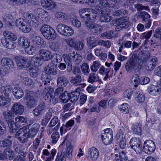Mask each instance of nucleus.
<instances>
[{
	"mask_svg": "<svg viewBox=\"0 0 161 161\" xmlns=\"http://www.w3.org/2000/svg\"><path fill=\"white\" fill-rule=\"evenodd\" d=\"M74 108V104L73 103H68L65 104L64 106V111H71Z\"/></svg>",
	"mask_w": 161,
	"mask_h": 161,
	"instance_id": "5fc2aeb1",
	"label": "nucleus"
},
{
	"mask_svg": "<svg viewBox=\"0 0 161 161\" xmlns=\"http://www.w3.org/2000/svg\"><path fill=\"white\" fill-rule=\"evenodd\" d=\"M14 58L19 67L21 68H28L31 67V62L24 57L16 56Z\"/></svg>",
	"mask_w": 161,
	"mask_h": 161,
	"instance_id": "6e6552de",
	"label": "nucleus"
},
{
	"mask_svg": "<svg viewBox=\"0 0 161 161\" xmlns=\"http://www.w3.org/2000/svg\"><path fill=\"white\" fill-rule=\"evenodd\" d=\"M3 114L5 119L8 121L12 119V118L14 116V114L11 110H7L3 112Z\"/></svg>",
	"mask_w": 161,
	"mask_h": 161,
	"instance_id": "79ce46f5",
	"label": "nucleus"
},
{
	"mask_svg": "<svg viewBox=\"0 0 161 161\" xmlns=\"http://www.w3.org/2000/svg\"><path fill=\"white\" fill-rule=\"evenodd\" d=\"M6 126L3 122L0 120V135L4 134L6 132Z\"/></svg>",
	"mask_w": 161,
	"mask_h": 161,
	"instance_id": "69168bd1",
	"label": "nucleus"
},
{
	"mask_svg": "<svg viewBox=\"0 0 161 161\" xmlns=\"http://www.w3.org/2000/svg\"><path fill=\"white\" fill-rule=\"evenodd\" d=\"M153 36L154 37L159 39L161 41V28L157 29Z\"/></svg>",
	"mask_w": 161,
	"mask_h": 161,
	"instance_id": "774afa93",
	"label": "nucleus"
},
{
	"mask_svg": "<svg viewBox=\"0 0 161 161\" xmlns=\"http://www.w3.org/2000/svg\"><path fill=\"white\" fill-rule=\"evenodd\" d=\"M3 35L4 37H2L1 40L2 44L9 49L14 48L16 45L13 41L17 39V37L16 35L8 31H4Z\"/></svg>",
	"mask_w": 161,
	"mask_h": 161,
	"instance_id": "f03ea898",
	"label": "nucleus"
},
{
	"mask_svg": "<svg viewBox=\"0 0 161 161\" xmlns=\"http://www.w3.org/2000/svg\"><path fill=\"white\" fill-rule=\"evenodd\" d=\"M52 143L55 144L57 143L59 138V133L58 132H53L52 135Z\"/></svg>",
	"mask_w": 161,
	"mask_h": 161,
	"instance_id": "603ef678",
	"label": "nucleus"
},
{
	"mask_svg": "<svg viewBox=\"0 0 161 161\" xmlns=\"http://www.w3.org/2000/svg\"><path fill=\"white\" fill-rule=\"evenodd\" d=\"M57 123H58V124L53 129L54 130H57L60 126V123L59 122H58V117L56 116H54L50 121L48 125V126L49 127H52L54 126Z\"/></svg>",
	"mask_w": 161,
	"mask_h": 161,
	"instance_id": "7c9ffc66",
	"label": "nucleus"
},
{
	"mask_svg": "<svg viewBox=\"0 0 161 161\" xmlns=\"http://www.w3.org/2000/svg\"><path fill=\"white\" fill-rule=\"evenodd\" d=\"M84 44L80 42L75 43L74 46L75 50L79 51L82 50L84 48Z\"/></svg>",
	"mask_w": 161,
	"mask_h": 161,
	"instance_id": "e2e57ef3",
	"label": "nucleus"
},
{
	"mask_svg": "<svg viewBox=\"0 0 161 161\" xmlns=\"http://www.w3.org/2000/svg\"><path fill=\"white\" fill-rule=\"evenodd\" d=\"M56 64L50 63L45 68L46 73L49 75H55L57 74Z\"/></svg>",
	"mask_w": 161,
	"mask_h": 161,
	"instance_id": "393cba45",
	"label": "nucleus"
},
{
	"mask_svg": "<svg viewBox=\"0 0 161 161\" xmlns=\"http://www.w3.org/2000/svg\"><path fill=\"white\" fill-rule=\"evenodd\" d=\"M150 56V54L149 52L144 53L141 51L139 53L137 57L136 54H133L125 64L126 70L128 72L131 71L134 69L141 67L147 62Z\"/></svg>",
	"mask_w": 161,
	"mask_h": 161,
	"instance_id": "f257e3e1",
	"label": "nucleus"
},
{
	"mask_svg": "<svg viewBox=\"0 0 161 161\" xmlns=\"http://www.w3.org/2000/svg\"><path fill=\"white\" fill-rule=\"evenodd\" d=\"M8 126L10 128V131L11 132L13 133L15 132L16 130L18 129V126H17L14 120L12 119L7 121Z\"/></svg>",
	"mask_w": 161,
	"mask_h": 161,
	"instance_id": "72a5a7b5",
	"label": "nucleus"
},
{
	"mask_svg": "<svg viewBox=\"0 0 161 161\" xmlns=\"http://www.w3.org/2000/svg\"><path fill=\"white\" fill-rule=\"evenodd\" d=\"M141 126L142 125L140 123H136L134 124L132 127L133 132L134 134L140 135L141 132Z\"/></svg>",
	"mask_w": 161,
	"mask_h": 161,
	"instance_id": "c9c22d12",
	"label": "nucleus"
},
{
	"mask_svg": "<svg viewBox=\"0 0 161 161\" xmlns=\"http://www.w3.org/2000/svg\"><path fill=\"white\" fill-rule=\"evenodd\" d=\"M52 61L51 63L54 64H55L57 65L56 64L58 63L61 62L62 60L61 56L58 54H53L51 57Z\"/></svg>",
	"mask_w": 161,
	"mask_h": 161,
	"instance_id": "4c0bfd02",
	"label": "nucleus"
},
{
	"mask_svg": "<svg viewBox=\"0 0 161 161\" xmlns=\"http://www.w3.org/2000/svg\"><path fill=\"white\" fill-rule=\"evenodd\" d=\"M13 92L14 96L16 98L20 99L23 96V91L19 87L14 88Z\"/></svg>",
	"mask_w": 161,
	"mask_h": 161,
	"instance_id": "2f4dec72",
	"label": "nucleus"
},
{
	"mask_svg": "<svg viewBox=\"0 0 161 161\" xmlns=\"http://www.w3.org/2000/svg\"><path fill=\"white\" fill-rule=\"evenodd\" d=\"M29 72L30 76L32 77H36L39 74V70L34 68H30Z\"/></svg>",
	"mask_w": 161,
	"mask_h": 161,
	"instance_id": "3c124183",
	"label": "nucleus"
},
{
	"mask_svg": "<svg viewBox=\"0 0 161 161\" xmlns=\"http://www.w3.org/2000/svg\"><path fill=\"white\" fill-rule=\"evenodd\" d=\"M71 84L75 86H78L82 82L81 76L80 74H77L74 77H72L70 81Z\"/></svg>",
	"mask_w": 161,
	"mask_h": 161,
	"instance_id": "cd10ccee",
	"label": "nucleus"
},
{
	"mask_svg": "<svg viewBox=\"0 0 161 161\" xmlns=\"http://www.w3.org/2000/svg\"><path fill=\"white\" fill-rule=\"evenodd\" d=\"M69 83L67 78L64 76H59L57 78V84L59 86L64 87Z\"/></svg>",
	"mask_w": 161,
	"mask_h": 161,
	"instance_id": "bb28decb",
	"label": "nucleus"
},
{
	"mask_svg": "<svg viewBox=\"0 0 161 161\" xmlns=\"http://www.w3.org/2000/svg\"><path fill=\"white\" fill-rule=\"evenodd\" d=\"M97 44L99 46H104L107 48H109L111 45L109 41L107 40L106 41H105L103 40H101L99 41L98 42Z\"/></svg>",
	"mask_w": 161,
	"mask_h": 161,
	"instance_id": "6e6d98bb",
	"label": "nucleus"
},
{
	"mask_svg": "<svg viewBox=\"0 0 161 161\" xmlns=\"http://www.w3.org/2000/svg\"><path fill=\"white\" fill-rule=\"evenodd\" d=\"M10 99L2 96H0V105L4 106L9 102Z\"/></svg>",
	"mask_w": 161,
	"mask_h": 161,
	"instance_id": "09e8293b",
	"label": "nucleus"
},
{
	"mask_svg": "<svg viewBox=\"0 0 161 161\" xmlns=\"http://www.w3.org/2000/svg\"><path fill=\"white\" fill-rule=\"evenodd\" d=\"M63 36H69L74 34V31L71 27L66 25Z\"/></svg>",
	"mask_w": 161,
	"mask_h": 161,
	"instance_id": "c03bdc74",
	"label": "nucleus"
},
{
	"mask_svg": "<svg viewBox=\"0 0 161 161\" xmlns=\"http://www.w3.org/2000/svg\"><path fill=\"white\" fill-rule=\"evenodd\" d=\"M57 161H68L67 159V157L65 155L64 153H61L60 155H59V153H58L57 155V158H56Z\"/></svg>",
	"mask_w": 161,
	"mask_h": 161,
	"instance_id": "bf43d9fd",
	"label": "nucleus"
},
{
	"mask_svg": "<svg viewBox=\"0 0 161 161\" xmlns=\"http://www.w3.org/2000/svg\"><path fill=\"white\" fill-rule=\"evenodd\" d=\"M40 31L44 37L48 40H54L56 37L54 29L47 25H44L40 28Z\"/></svg>",
	"mask_w": 161,
	"mask_h": 161,
	"instance_id": "39448f33",
	"label": "nucleus"
},
{
	"mask_svg": "<svg viewBox=\"0 0 161 161\" xmlns=\"http://www.w3.org/2000/svg\"><path fill=\"white\" fill-rule=\"evenodd\" d=\"M119 109L121 112L124 114H127L129 112V109L126 103L122 104L119 107Z\"/></svg>",
	"mask_w": 161,
	"mask_h": 161,
	"instance_id": "de8ad7c7",
	"label": "nucleus"
},
{
	"mask_svg": "<svg viewBox=\"0 0 161 161\" xmlns=\"http://www.w3.org/2000/svg\"><path fill=\"white\" fill-rule=\"evenodd\" d=\"M147 90L151 95L154 96L158 95L161 91L160 86H158V84L156 86L153 85L150 86L148 87Z\"/></svg>",
	"mask_w": 161,
	"mask_h": 161,
	"instance_id": "a878e982",
	"label": "nucleus"
},
{
	"mask_svg": "<svg viewBox=\"0 0 161 161\" xmlns=\"http://www.w3.org/2000/svg\"><path fill=\"white\" fill-rule=\"evenodd\" d=\"M101 66V64L99 62L95 61L93 62L92 65L90 67V69L92 72H96Z\"/></svg>",
	"mask_w": 161,
	"mask_h": 161,
	"instance_id": "a19ab883",
	"label": "nucleus"
},
{
	"mask_svg": "<svg viewBox=\"0 0 161 161\" xmlns=\"http://www.w3.org/2000/svg\"><path fill=\"white\" fill-rule=\"evenodd\" d=\"M41 58L43 60L47 61L51 59V54L50 52L45 49H41L39 51Z\"/></svg>",
	"mask_w": 161,
	"mask_h": 161,
	"instance_id": "b1692460",
	"label": "nucleus"
},
{
	"mask_svg": "<svg viewBox=\"0 0 161 161\" xmlns=\"http://www.w3.org/2000/svg\"><path fill=\"white\" fill-rule=\"evenodd\" d=\"M14 157L13 151L10 149H6L3 152V159H12Z\"/></svg>",
	"mask_w": 161,
	"mask_h": 161,
	"instance_id": "c756f323",
	"label": "nucleus"
},
{
	"mask_svg": "<svg viewBox=\"0 0 161 161\" xmlns=\"http://www.w3.org/2000/svg\"><path fill=\"white\" fill-rule=\"evenodd\" d=\"M53 89L50 88L49 91L46 94L45 96V100L47 102L53 104H55L58 102V100L57 98H55V96L53 94Z\"/></svg>",
	"mask_w": 161,
	"mask_h": 161,
	"instance_id": "2eb2a0df",
	"label": "nucleus"
},
{
	"mask_svg": "<svg viewBox=\"0 0 161 161\" xmlns=\"http://www.w3.org/2000/svg\"><path fill=\"white\" fill-rule=\"evenodd\" d=\"M15 120L16 123L21 124L25 123L27 121L26 117H24L22 116H18L15 118Z\"/></svg>",
	"mask_w": 161,
	"mask_h": 161,
	"instance_id": "4d7b16f0",
	"label": "nucleus"
},
{
	"mask_svg": "<svg viewBox=\"0 0 161 161\" xmlns=\"http://www.w3.org/2000/svg\"><path fill=\"white\" fill-rule=\"evenodd\" d=\"M136 101L139 103H143L145 100V95L142 90H137L134 96Z\"/></svg>",
	"mask_w": 161,
	"mask_h": 161,
	"instance_id": "4be33fe9",
	"label": "nucleus"
},
{
	"mask_svg": "<svg viewBox=\"0 0 161 161\" xmlns=\"http://www.w3.org/2000/svg\"><path fill=\"white\" fill-rule=\"evenodd\" d=\"M24 98L26 100V105L29 108H33L37 105V100L31 95H27L26 97H24Z\"/></svg>",
	"mask_w": 161,
	"mask_h": 161,
	"instance_id": "4468645a",
	"label": "nucleus"
},
{
	"mask_svg": "<svg viewBox=\"0 0 161 161\" xmlns=\"http://www.w3.org/2000/svg\"><path fill=\"white\" fill-rule=\"evenodd\" d=\"M82 22L86 23L92 18L96 17V13L95 10L91 8H83L79 11Z\"/></svg>",
	"mask_w": 161,
	"mask_h": 161,
	"instance_id": "20e7f679",
	"label": "nucleus"
},
{
	"mask_svg": "<svg viewBox=\"0 0 161 161\" xmlns=\"http://www.w3.org/2000/svg\"><path fill=\"white\" fill-rule=\"evenodd\" d=\"M31 26L30 22L26 21L25 23L23 24L22 27H20V29H21L22 31L25 33H27L30 32L31 30Z\"/></svg>",
	"mask_w": 161,
	"mask_h": 161,
	"instance_id": "58836bf2",
	"label": "nucleus"
},
{
	"mask_svg": "<svg viewBox=\"0 0 161 161\" xmlns=\"http://www.w3.org/2000/svg\"><path fill=\"white\" fill-rule=\"evenodd\" d=\"M111 20L110 17L108 14L101 16L100 18V20L101 22H107L110 21Z\"/></svg>",
	"mask_w": 161,
	"mask_h": 161,
	"instance_id": "338daca9",
	"label": "nucleus"
},
{
	"mask_svg": "<svg viewBox=\"0 0 161 161\" xmlns=\"http://www.w3.org/2000/svg\"><path fill=\"white\" fill-rule=\"evenodd\" d=\"M23 15L25 19V20L26 21H27L26 20H27V22H29L30 23V21H31V20L35 17L33 14L28 12L25 13Z\"/></svg>",
	"mask_w": 161,
	"mask_h": 161,
	"instance_id": "864d4df0",
	"label": "nucleus"
},
{
	"mask_svg": "<svg viewBox=\"0 0 161 161\" xmlns=\"http://www.w3.org/2000/svg\"><path fill=\"white\" fill-rule=\"evenodd\" d=\"M12 90V87L8 85L5 86H3L1 87V92L2 96L5 97H8L9 94L11 92Z\"/></svg>",
	"mask_w": 161,
	"mask_h": 161,
	"instance_id": "c85d7f7f",
	"label": "nucleus"
},
{
	"mask_svg": "<svg viewBox=\"0 0 161 161\" xmlns=\"http://www.w3.org/2000/svg\"><path fill=\"white\" fill-rule=\"evenodd\" d=\"M118 20L123 29H126L128 28L131 25L130 23L127 19H125L123 18H120Z\"/></svg>",
	"mask_w": 161,
	"mask_h": 161,
	"instance_id": "e433bc0d",
	"label": "nucleus"
},
{
	"mask_svg": "<svg viewBox=\"0 0 161 161\" xmlns=\"http://www.w3.org/2000/svg\"><path fill=\"white\" fill-rule=\"evenodd\" d=\"M133 94V91L132 89H127L124 93V96L125 97L130 99V97Z\"/></svg>",
	"mask_w": 161,
	"mask_h": 161,
	"instance_id": "0e129e2a",
	"label": "nucleus"
},
{
	"mask_svg": "<svg viewBox=\"0 0 161 161\" xmlns=\"http://www.w3.org/2000/svg\"><path fill=\"white\" fill-rule=\"evenodd\" d=\"M11 110L14 114L16 115H21L24 110V107L21 104L16 103L12 106Z\"/></svg>",
	"mask_w": 161,
	"mask_h": 161,
	"instance_id": "aec40b11",
	"label": "nucleus"
},
{
	"mask_svg": "<svg viewBox=\"0 0 161 161\" xmlns=\"http://www.w3.org/2000/svg\"><path fill=\"white\" fill-rule=\"evenodd\" d=\"M143 150L146 153L153 152L156 149V146L153 141L151 140L146 141L144 143Z\"/></svg>",
	"mask_w": 161,
	"mask_h": 161,
	"instance_id": "f8f14e48",
	"label": "nucleus"
},
{
	"mask_svg": "<svg viewBox=\"0 0 161 161\" xmlns=\"http://www.w3.org/2000/svg\"><path fill=\"white\" fill-rule=\"evenodd\" d=\"M129 35H125L122 37L118 44L122 48H130L132 45V42L128 41Z\"/></svg>",
	"mask_w": 161,
	"mask_h": 161,
	"instance_id": "dca6fc26",
	"label": "nucleus"
},
{
	"mask_svg": "<svg viewBox=\"0 0 161 161\" xmlns=\"http://www.w3.org/2000/svg\"><path fill=\"white\" fill-rule=\"evenodd\" d=\"M63 91V87H60L57 88L55 90L54 93L55 96H57L58 97H59V96L64 93Z\"/></svg>",
	"mask_w": 161,
	"mask_h": 161,
	"instance_id": "680f3d73",
	"label": "nucleus"
},
{
	"mask_svg": "<svg viewBox=\"0 0 161 161\" xmlns=\"http://www.w3.org/2000/svg\"><path fill=\"white\" fill-rule=\"evenodd\" d=\"M101 137L104 144L107 145L111 143L113 139V133L111 129L108 128L104 130Z\"/></svg>",
	"mask_w": 161,
	"mask_h": 161,
	"instance_id": "0eeeda50",
	"label": "nucleus"
},
{
	"mask_svg": "<svg viewBox=\"0 0 161 161\" xmlns=\"http://www.w3.org/2000/svg\"><path fill=\"white\" fill-rule=\"evenodd\" d=\"M63 56L64 61L67 66H69V70L72 69V64L74 63L75 65L79 64L82 59V57L80 54L75 53V52L70 53L68 54H64Z\"/></svg>",
	"mask_w": 161,
	"mask_h": 161,
	"instance_id": "7ed1b4c3",
	"label": "nucleus"
},
{
	"mask_svg": "<svg viewBox=\"0 0 161 161\" xmlns=\"http://www.w3.org/2000/svg\"><path fill=\"white\" fill-rule=\"evenodd\" d=\"M13 137L11 136H8L7 138L0 141V147L3 148H10L12 145Z\"/></svg>",
	"mask_w": 161,
	"mask_h": 161,
	"instance_id": "5701e85b",
	"label": "nucleus"
},
{
	"mask_svg": "<svg viewBox=\"0 0 161 161\" xmlns=\"http://www.w3.org/2000/svg\"><path fill=\"white\" fill-rule=\"evenodd\" d=\"M15 136L21 143L27 142L28 137L25 127H23L20 129L16 133Z\"/></svg>",
	"mask_w": 161,
	"mask_h": 161,
	"instance_id": "1a4fd4ad",
	"label": "nucleus"
},
{
	"mask_svg": "<svg viewBox=\"0 0 161 161\" xmlns=\"http://www.w3.org/2000/svg\"><path fill=\"white\" fill-rule=\"evenodd\" d=\"M40 127V125L38 123L33 124L28 131V137L32 138L35 137L38 132Z\"/></svg>",
	"mask_w": 161,
	"mask_h": 161,
	"instance_id": "a211bd4d",
	"label": "nucleus"
},
{
	"mask_svg": "<svg viewBox=\"0 0 161 161\" xmlns=\"http://www.w3.org/2000/svg\"><path fill=\"white\" fill-rule=\"evenodd\" d=\"M41 4L42 7L48 10L54 9L56 7V4L51 0H42Z\"/></svg>",
	"mask_w": 161,
	"mask_h": 161,
	"instance_id": "6ab92c4d",
	"label": "nucleus"
},
{
	"mask_svg": "<svg viewBox=\"0 0 161 161\" xmlns=\"http://www.w3.org/2000/svg\"><path fill=\"white\" fill-rule=\"evenodd\" d=\"M96 17L92 18L88 21H86L84 23L87 29L91 31L96 34V33H100L102 32L103 28L102 26L96 23H93L95 21Z\"/></svg>",
	"mask_w": 161,
	"mask_h": 161,
	"instance_id": "423d86ee",
	"label": "nucleus"
},
{
	"mask_svg": "<svg viewBox=\"0 0 161 161\" xmlns=\"http://www.w3.org/2000/svg\"><path fill=\"white\" fill-rule=\"evenodd\" d=\"M131 148L137 153H140L142 149V144L139 138L133 137L130 141Z\"/></svg>",
	"mask_w": 161,
	"mask_h": 161,
	"instance_id": "9d476101",
	"label": "nucleus"
},
{
	"mask_svg": "<svg viewBox=\"0 0 161 161\" xmlns=\"http://www.w3.org/2000/svg\"><path fill=\"white\" fill-rule=\"evenodd\" d=\"M96 72H92L89 74L87 78V81L91 83H93L98 81L99 79L98 76L95 74Z\"/></svg>",
	"mask_w": 161,
	"mask_h": 161,
	"instance_id": "473e14b6",
	"label": "nucleus"
},
{
	"mask_svg": "<svg viewBox=\"0 0 161 161\" xmlns=\"http://www.w3.org/2000/svg\"><path fill=\"white\" fill-rule=\"evenodd\" d=\"M109 72L110 69L109 68H105L103 66H101L99 70V74L102 75H104L109 73Z\"/></svg>",
	"mask_w": 161,
	"mask_h": 161,
	"instance_id": "052dcab7",
	"label": "nucleus"
},
{
	"mask_svg": "<svg viewBox=\"0 0 161 161\" xmlns=\"http://www.w3.org/2000/svg\"><path fill=\"white\" fill-rule=\"evenodd\" d=\"M60 44L58 42L52 43L50 45L51 49L53 51L57 52L60 49Z\"/></svg>",
	"mask_w": 161,
	"mask_h": 161,
	"instance_id": "8fccbe9b",
	"label": "nucleus"
},
{
	"mask_svg": "<svg viewBox=\"0 0 161 161\" xmlns=\"http://www.w3.org/2000/svg\"><path fill=\"white\" fill-rule=\"evenodd\" d=\"M66 26V25L62 23L58 24L57 26V31L61 35H63Z\"/></svg>",
	"mask_w": 161,
	"mask_h": 161,
	"instance_id": "a18cd8bd",
	"label": "nucleus"
},
{
	"mask_svg": "<svg viewBox=\"0 0 161 161\" xmlns=\"http://www.w3.org/2000/svg\"><path fill=\"white\" fill-rule=\"evenodd\" d=\"M1 64L4 68L8 70L12 69L14 66L13 60L8 58H3L1 60Z\"/></svg>",
	"mask_w": 161,
	"mask_h": 161,
	"instance_id": "ddd939ff",
	"label": "nucleus"
},
{
	"mask_svg": "<svg viewBox=\"0 0 161 161\" xmlns=\"http://www.w3.org/2000/svg\"><path fill=\"white\" fill-rule=\"evenodd\" d=\"M80 93L77 91L72 92L69 94L70 100L73 103H75L78 99Z\"/></svg>",
	"mask_w": 161,
	"mask_h": 161,
	"instance_id": "37998d69",
	"label": "nucleus"
},
{
	"mask_svg": "<svg viewBox=\"0 0 161 161\" xmlns=\"http://www.w3.org/2000/svg\"><path fill=\"white\" fill-rule=\"evenodd\" d=\"M138 15L144 22L146 28H149L151 25V21L150 19H148L150 17V15L145 11L141 12Z\"/></svg>",
	"mask_w": 161,
	"mask_h": 161,
	"instance_id": "f3484780",
	"label": "nucleus"
},
{
	"mask_svg": "<svg viewBox=\"0 0 161 161\" xmlns=\"http://www.w3.org/2000/svg\"><path fill=\"white\" fill-rule=\"evenodd\" d=\"M99 155V151L95 147H91L88 149L87 158L90 161H95Z\"/></svg>",
	"mask_w": 161,
	"mask_h": 161,
	"instance_id": "9b49d317",
	"label": "nucleus"
},
{
	"mask_svg": "<svg viewBox=\"0 0 161 161\" xmlns=\"http://www.w3.org/2000/svg\"><path fill=\"white\" fill-rule=\"evenodd\" d=\"M33 80L32 79L28 77H24L23 78V82L26 86H31L33 83Z\"/></svg>",
	"mask_w": 161,
	"mask_h": 161,
	"instance_id": "13d9d810",
	"label": "nucleus"
},
{
	"mask_svg": "<svg viewBox=\"0 0 161 161\" xmlns=\"http://www.w3.org/2000/svg\"><path fill=\"white\" fill-rule=\"evenodd\" d=\"M32 40L34 45L38 47H44L46 45V42L44 39L40 37L37 36L33 37L32 38Z\"/></svg>",
	"mask_w": 161,
	"mask_h": 161,
	"instance_id": "412c9836",
	"label": "nucleus"
},
{
	"mask_svg": "<svg viewBox=\"0 0 161 161\" xmlns=\"http://www.w3.org/2000/svg\"><path fill=\"white\" fill-rule=\"evenodd\" d=\"M72 151L73 146L72 145H70L67 147L66 152L62 151L61 153H64L66 157H67V159L69 161L72 158Z\"/></svg>",
	"mask_w": 161,
	"mask_h": 161,
	"instance_id": "f704fd0d",
	"label": "nucleus"
},
{
	"mask_svg": "<svg viewBox=\"0 0 161 161\" xmlns=\"http://www.w3.org/2000/svg\"><path fill=\"white\" fill-rule=\"evenodd\" d=\"M81 68L82 73L85 75H88L90 72L89 67L86 63L82 64L81 66Z\"/></svg>",
	"mask_w": 161,
	"mask_h": 161,
	"instance_id": "ea45409f",
	"label": "nucleus"
},
{
	"mask_svg": "<svg viewBox=\"0 0 161 161\" xmlns=\"http://www.w3.org/2000/svg\"><path fill=\"white\" fill-rule=\"evenodd\" d=\"M70 21L73 26L76 28H79L80 26L81 23L76 18H71L70 19Z\"/></svg>",
	"mask_w": 161,
	"mask_h": 161,
	"instance_id": "49530a36",
	"label": "nucleus"
}]
</instances>
